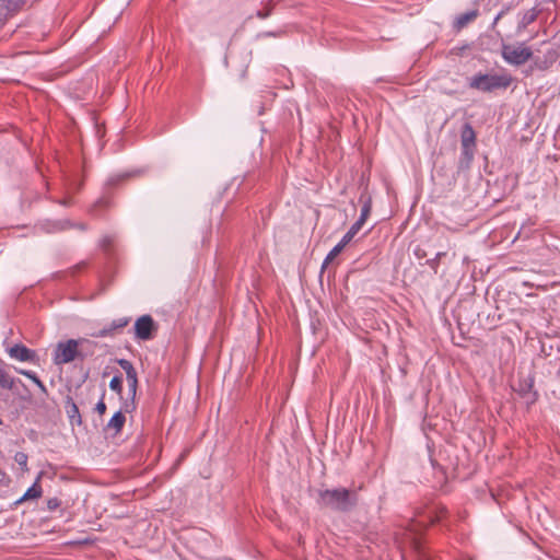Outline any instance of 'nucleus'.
Masks as SVG:
<instances>
[{
  "instance_id": "f257e3e1",
  "label": "nucleus",
  "mask_w": 560,
  "mask_h": 560,
  "mask_svg": "<svg viewBox=\"0 0 560 560\" xmlns=\"http://www.w3.org/2000/svg\"><path fill=\"white\" fill-rule=\"evenodd\" d=\"M316 502L320 508L346 513L357 506L358 494L347 488L320 489Z\"/></svg>"
},
{
  "instance_id": "f03ea898",
  "label": "nucleus",
  "mask_w": 560,
  "mask_h": 560,
  "mask_svg": "<svg viewBox=\"0 0 560 560\" xmlns=\"http://www.w3.org/2000/svg\"><path fill=\"white\" fill-rule=\"evenodd\" d=\"M445 513V508L432 506L428 511L419 513L417 518L410 522L408 532L410 533L411 545L415 549L420 548V533L424 530L429 525L440 522Z\"/></svg>"
},
{
  "instance_id": "7ed1b4c3",
  "label": "nucleus",
  "mask_w": 560,
  "mask_h": 560,
  "mask_svg": "<svg viewBox=\"0 0 560 560\" xmlns=\"http://www.w3.org/2000/svg\"><path fill=\"white\" fill-rule=\"evenodd\" d=\"M512 82V77L508 73L483 74L477 73L469 80V88L481 91L492 92L498 89H506Z\"/></svg>"
},
{
  "instance_id": "20e7f679",
  "label": "nucleus",
  "mask_w": 560,
  "mask_h": 560,
  "mask_svg": "<svg viewBox=\"0 0 560 560\" xmlns=\"http://www.w3.org/2000/svg\"><path fill=\"white\" fill-rule=\"evenodd\" d=\"M117 363L125 371L128 384V398L122 402V410L131 413L137 408L136 395L138 389V373L132 363L127 359H118Z\"/></svg>"
},
{
  "instance_id": "39448f33",
  "label": "nucleus",
  "mask_w": 560,
  "mask_h": 560,
  "mask_svg": "<svg viewBox=\"0 0 560 560\" xmlns=\"http://www.w3.org/2000/svg\"><path fill=\"white\" fill-rule=\"evenodd\" d=\"M89 343V340L81 339H69L67 341H60L57 343L54 350L52 361L56 365H62L72 362L75 358L83 359V355L79 351V345Z\"/></svg>"
},
{
  "instance_id": "423d86ee",
  "label": "nucleus",
  "mask_w": 560,
  "mask_h": 560,
  "mask_svg": "<svg viewBox=\"0 0 560 560\" xmlns=\"http://www.w3.org/2000/svg\"><path fill=\"white\" fill-rule=\"evenodd\" d=\"M501 56L506 63L517 67L526 63L532 58L533 52L530 48L526 47L524 44L513 46L503 43Z\"/></svg>"
},
{
  "instance_id": "0eeeda50",
  "label": "nucleus",
  "mask_w": 560,
  "mask_h": 560,
  "mask_svg": "<svg viewBox=\"0 0 560 560\" xmlns=\"http://www.w3.org/2000/svg\"><path fill=\"white\" fill-rule=\"evenodd\" d=\"M477 136L469 122H465L460 130V160L469 164L475 155Z\"/></svg>"
},
{
  "instance_id": "6e6552de",
  "label": "nucleus",
  "mask_w": 560,
  "mask_h": 560,
  "mask_svg": "<svg viewBox=\"0 0 560 560\" xmlns=\"http://www.w3.org/2000/svg\"><path fill=\"white\" fill-rule=\"evenodd\" d=\"M135 336L140 340H150L158 329L151 315H142L135 323Z\"/></svg>"
},
{
  "instance_id": "1a4fd4ad",
  "label": "nucleus",
  "mask_w": 560,
  "mask_h": 560,
  "mask_svg": "<svg viewBox=\"0 0 560 560\" xmlns=\"http://www.w3.org/2000/svg\"><path fill=\"white\" fill-rule=\"evenodd\" d=\"M27 0H0V26L15 15Z\"/></svg>"
},
{
  "instance_id": "9d476101",
  "label": "nucleus",
  "mask_w": 560,
  "mask_h": 560,
  "mask_svg": "<svg viewBox=\"0 0 560 560\" xmlns=\"http://www.w3.org/2000/svg\"><path fill=\"white\" fill-rule=\"evenodd\" d=\"M9 354L11 358L21 361V362H33L36 358V352L32 349H28L24 345L16 343L9 349Z\"/></svg>"
},
{
  "instance_id": "9b49d317",
  "label": "nucleus",
  "mask_w": 560,
  "mask_h": 560,
  "mask_svg": "<svg viewBox=\"0 0 560 560\" xmlns=\"http://www.w3.org/2000/svg\"><path fill=\"white\" fill-rule=\"evenodd\" d=\"M130 322L129 317H121L114 319L109 325L105 326L101 330L94 332L92 336L96 338H104L107 336H113L117 330L125 328Z\"/></svg>"
},
{
  "instance_id": "f8f14e48",
  "label": "nucleus",
  "mask_w": 560,
  "mask_h": 560,
  "mask_svg": "<svg viewBox=\"0 0 560 560\" xmlns=\"http://www.w3.org/2000/svg\"><path fill=\"white\" fill-rule=\"evenodd\" d=\"M539 13L540 9L538 7H534L521 13L520 21L516 27V33L522 34L527 28L528 25H530L537 20Z\"/></svg>"
},
{
  "instance_id": "ddd939ff",
  "label": "nucleus",
  "mask_w": 560,
  "mask_h": 560,
  "mask_svg": "<svg viewBox=\"0 0 560 560\" xmlns=\"http://www.w3.org/2000/svg\"><path fill=\"white\" fill-rule=\"evenodd\" d=\"M65 408L71 425H81L82 417L79 407L71 396H67L65 400Z\"/></svg>"
},
{
  "instance_id": "4468645a",
  "label": "nucleus",
  "mask_w": 560,
  "mask_h": 560,
  "mask_svg": "<svg viewBox=\"0 0 560 560\" xmlns=\"http://www.w3.org/2000/svg\"><path fill=\"white\" fill-rule=\"evenodd\" d=\"M124 413L126 412L122 410V408L119 411L115 412L107 422L106 429L113 430L115 434L119 433L122 430L126 422V417Z\"/></svg>"
},
{
  "instance_id": "2eb2a0df",
  "label": "nucleus",
  "mask_w": 560,
  "mask_h": 560,
  "mask_svg": "<svg viewBox=\"0 0 560 560\" xmlns=\"http://www.w3.org/2000/svg\"><path fill=\"white\" fill-rule=\"evenodd\" d=\"M517 390L527 405H533L537 400V393L533 390V383H521Z\"/></svg>"
},
{
  "instance_id": "dca6fc26",
  "label": "nucleus",
  "mask_w": 560,
  "mask_h": 560,
  "mask_svg": "<svg viewBox=\"0 0 560 560\" xmlns=\"http://www.w3.org/2000/svg\"><path fill=\"white\" fill-rule=\"evenodd\" d=\"M478 16L477 10H471L465 13H462L456 16L454 22V27L457 30L464 28L468 23L472 22Z\"/></svg>"
},
{
  "instance_id": "f3484780",
  "label": "nucleus",
  "mask_w": 560,
  "mask_h": 560,
  "mask_svg": "<svg viewBox=\"0 0 560 560\" xmlns=\"http://www.w3.org/2000/svg\"><path fill=\"white\" fill-rule=\"evenodd\" d=\"M39 478L35 480V482L25 491V493L22 495V500H35L39 499L43 494L42 486L39 485Z\"/></svg>"
},
{
  "instance_id": "a211bd4d",
  "label": "nucleus",
  "mask_w": 560,
  "mask_h": 560,
  "mask_svg": "<svg viewBox=\"0 0 560 560\" xmlns=\"http://www.w3.org/2000/svg\"><path fill=\"white\" fill-rule=\"evenodd\" d=\"M16 372L30 378L43 394H47L46 385L39 380L35 372L23 369H18Z\"/></svg>"
},
{
  "instance_id": "6ab92c4d",
  "label": "nucleus",
  "mask_w": 560,
  "mask_h": 560,
  "mask_svg": "<svg viewBox=\"0 0 560 560\" xmlns=\"http://www.w3.org/2000/svg\"><path fill=\"white\" fill-rule=\"evenodd\" d=\"M346 246L339 241L337 245L332 247V249L327 254L323 264L322 271L343 250Z\"/></svg>"
},
{
  "instance_id": "aec40b11",
  "label": "nucleus",
  "mask_w": 560,
  "mask_h": 560,
  "mask_svg": "<svg viewBox=\"0 0 560 560\" xmlns=\"http://www.w3.org/2000/svg\"><path fill=\"white\" fill-rule=\"evenodd\" d=\"M361 229H362V225L354 222L350 226V229L347 231V233L342 236V238L340 240L342 245L347 246Z\"/></svg>"
},
{
  "instance_id": "412c9836",
  "label": "nucleus",
  "mask_w": 560,
  "mask_h": 560,
  "mask_svg": "<svg viewBox=\"0 0 560 560\" xmlns=\"http://www.w3.org/2000/svg\"><path fill=\"white\" fill-rule=\"evenodd\" d=\"M0 386L4 389H12L14 386V380L2 366H0Z\"/></svg>"
},
{
  "instance_id": "4be33fe9",
  "label": "nucleus",
  "mask_w": 560,
  "mask_h": 560,
  "mask_svg": "<svg viewBox=\"0 0 560 560\" xmlns=\"http://www.w3.org/2000/svg\"><path fill=\"white\" fill-rule=\"evenodd\" d=\"M371 209H372L371 199L368 198L364 201V203H363V206L361 208L360 217H359V219L355 222L363 226V224L365 223L366 219L369 218V215L371 213Z\"/></svg>"
},
{
  "instance_id": "5701e85b",
  "label": "nucleus",
  "mask_w": 560,
  "mask_h": 560,
  "mask_svg": "<svg viewBox=\"0 0 560 560\" xmlns=\"http://www.w3.org/2000/svg\"><path fill=\"white\" fill-rule=\"evenodd\" d=\"M14 460L18 463V465L21 467L23 471H27V460L28 456L24 452H16L14 455Z\"/></svg>"
},
{
  "instance_id": "b1692460",
  "label": "nucleus",
  "mask_w": 560,
  "mask_h": 560,
  "mask_svg": "<svg viewBox=\"0 0 560 560\" xmlns=\"http://www.w3.org/2000/svg\"><path fill=\"white\" fill-rule=\"evenodd\" d=\"M109 388L121 395L122 392V378L120 375H115L109 382Z\"/></svg>"
},
{
  "instance_id": "393cba45",
  "label": "nucleus",
  "mask_w": 560,
  "mask_h": 560,
  "mask_svg": "<svg viewBox=\"0 0 560 560\" xmlns=\"http://www.w3.org/2000/svg\"><path fill=\"white\" fill-rule=\"evenodd\" d=\"M446 254L444 252H439L435 257L428 259L427 265L434 270V272L438 271L439 264L442 257H444Z\"/></svg>"
},
{
  "instance_id": "a878e982",
  "label": "nucleus",
  "mask_w": 560,
  "mask_h": 560,
  "mask_svg": "<svg viewBox=\"0 0 560 560\" xmlns=\"http://www.w3.org/2000/svg\"><path fill=\"white\" fill-rule=\"evenodd\" d=\"M61 504V501L58 498H50L47 500V509L49 511H55Z\"/></svg>"
},
{
  "instance_id": "bb28decb",
  "label": "nucleus",
  "mask_w": 560,
  "mask_h": 560,
  "mask_svg": "<svg viewBox=\"0 0 560 560\" xmlns=\"http://www.w3.org/2000/svg\"><path fill=\"white\" fill-rule=\"evenodd\" d=\"M104 395H105V393H103L102 398L97 401V404L95 406V411L98 412L100 415H104L106 411V404L104 401Z\"/></svg>"
},
{
  "instance_id": "cd10ccee",
  "label": "nucleus",
  "mask_w": 560,
  "mask_h": 560,
  "mask_svg": "<svg viewBox=\"0 0 560 560\" xmlns=\"http://www.w3.org/2000/svg\"><path fill=\"white\" fill-rule=\"evenodd\" d=\"M113 242H114V237L112 235H105L101 240V246L104 249H107L112 246Z\"/></svg>"
},
{
  "instance_id": "c85d7f7f",
  "label": "nucleus",
  "mask_w": 560,
  "mask_h": 560,
  "mask_svg": "<svg viewBox=\"0 0 560 560\" xmlns=\"http://www.w3.org/2000/svg\"><path fill=\"white\" fill-rule=\"evenodd\" d=\"M70 226H72V224L69 221H59L54 224L52 231H61V230H66Z\"/></svg>"
},
{
  "instance_id": "c756f323",
  "label": "nucleus",
  "mask_w": 560,
  "mask_h": 560,
  "mask_svg": "<svg viewBox=\"0 0 560 560\" xmlns=\"http://www.w3.org/2000/svg\"><path fill=\"white\" fill-rule=\"evenodd\" d=\"M271 12H272V7L269 5L266 10L257 11L256 15L259 19H266V18H268L271 14Z\"/></svg>"
},
{
  "instance_id": "7c9ffc66",
  "label": "nucleus",
  "mask_w": 560,
  "mask_h": 560,
  "mask_svg": "<svg viewBox=\"0 0 560 560\" xmlns=\"http://www.w3.org/2000/svg\"><path fill=\"white\" fill-rule=\"evenodd\" d=\"M415 255L417 258L421 259V258H424L427 256V253L423 248H421L420 246H417L413 250Z\"/></svg>"
},
{
  "instance_id": "2f4dec72",
  "label": "nucleus",
  "mask_w": 560,
  "mask_h": 560,
  "mask_svg": "<svg viewBox=\"0 0 560 560\" xmlns=\"http://www.w3.org/2000/svg\"><path fill=\"white\" fill-rule=\"evenodd\" d=\"M26 500H22V497L20 499H18L14 503H13V508H16L18 505H20L21 503L25 502Z\"/></svg>"
},
{
  "instance_id": "473e14b6",
  "label": "nucleus",
  "mask_w": 560,
  "mask_h": 560,
  "mask_svg": "<svg viewBox=\"0 0 560 560\" xmlns=\"http://www.w3.org/2000/svg\"><path fill=\"white\" fill-rule=\"evenodd\" d=\"M523 285H524V287H527V288H533V287H534V284H533V283H530V282H528V281H524V282H523Z\"/></svg>"
},
{
  "instance_id": "72a5a7b5",
  "label": "nucleus",
  "mask_w": 560,
  "mask_h": 560,
  "mask_svg": "<svg viewBox=\"0 0 560 560\" xmlns=\"http://www.w3.org/2000/svg\"><path fill=\"white\" fill-rule=\"evenodd\" d=\"M501 16H502V13H499V14L495 16V19H494V23H497V22L500 20V18H501Z\"/></svg>"
},
{
  "instance_id": "f704fd0d",
  "label": "nucleus",
  "mask_w": 560,
  "mask_h": 560,
  "mask_svg": "<svg viewBox=\"0 0 560 560\" xmlns=\"http://www.w3.org/2000/svg\"><path fill=\"white\" fill-rule=\"evenodd\" d=\"M267 36H277V33H272V32H269V33H266Z\"/></svg>"
},
{
  "instance_id": "c9c22d12",
  "label": "nucleus",
  "mask_w": 560,
  "mask_h": 560,
  "mask_svg": "<svg viewBox=\"0 0 560 560\" xmlns=\"http://www.w3.org/2000/svg\"><path fill=\"white\" fill-rule=\"evenodd\" d=\"M78 228L81 229V230H85L86 226L84 224H78Z\"/></svg>"
},
{
  "instance_id": "e433bc0d",
  "label": "nucleus",
  "mask_w": 560,
  "mask_h": 560,
  "mask_svg": "<svg viewBox=\"0 0 560 560\" xmlns=\"http://www.w3.org/2000/svg\"><path fill=\"white\" fill-rule=\"evenodd\" d=\"M0 424H2V420L0 419Z\"/></svg>"
}]
</instances>
